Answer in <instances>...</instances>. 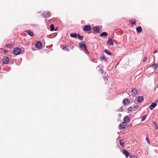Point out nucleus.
Here are the masks:
<instances>
[{
  "label": "nucleus",
  "mask_w": 158,
  "mask_h": 158,
  "mask_svg": "<svg viewBox=\"0 0 158 158\" xmlns=\"http://www.w3.org/2000/svg\"><path fill=\"white\" fill-rule=\"evenodd\" d=\"M21 50L19 48H14L13 50V52L15 55H18L20 53Z\"/></svg>",
  "instance_id": "obj_1"
},
{
  "label": "nucleus",
  "mask_w": 158,
  "mask_h": 158,
  "mask_svg": "<svg viewBox=\"0 0 158 158\" xmlns=\"http://www.w3.org/2000/svg\"><path fill=\"white\" fill-rule=\"evenodd\" d=\"M127 125V123H126L122 122L121 123L119 126V129H123L125 128L126 125Z\"/></svg>",
  "instance_id": "obj_2"
},
{
  "label": "nucleus",
  "mask_w": 158,
  "mask_h": 158,
  "mask_svg": "<svg viewBox=\"0 0 158 158\" xmlns=\"http://www.w3.org/2000/svg\"><path fill=\"white\" fill-rule=\"evenodd\" d=\"M91 28L89 25H86L83 27V30L85 31H91Z\"/></svg>",
  "instance_id": "obj_3"
},
{
  "label": "nucleus",
  "mask_w": 158,
  "mask_h": 158,
  "mask_svg": "<svg viewBox=\"0 0 158 158\" xmlns=\"http://www.w3.org/2000/svg\"><path fill=\"white\" fill-rule=\"evenodd\" d=\"M2 61L4 64H8L9 61V59L7 57H4L2 59Z\"/></svg>",
  "instance_id": "obj_4"
},
{
  "label": "nucleus",
  "mask_w": 158,
  "mask_h": 158,
  "mask_svg": "<svg viewBox=\"0 0 158 158\" xmlns=\"http://www.w3.org/2000/svg\"><path fill=\"white\" fill-rule=\"evenodd\" d=\"M43 16L44 18H48L50 16V13L49 12H44L43 13Z\"/></svg>",
  "instance_id": "obj_5"
},
{
  "label": "nucleus",
  "mask_w": 158,
  "mask_h": 158,
  "mask_svg": "<svg viewBox=\"0 0 158 158\" xmlns=\"http://www.w3.org/2000/svg\"><path fill=\"white\" fill-rule=\"evenodd\" d=\"M122 152L123 154L127 158L130 155V153L125 149L123 150Z\"/></svg>",
  "instance_id": "obj_6"
},
{
  "label": "nucleus",
  "mask_w": 158,
  "mask_h": 158,
  "mask_svg": "<svg viewBox=\"0 0 158 158\" xmlns=\"http://www.w3.org/2000/svg\"><path fill=\"white\" fill-rule=\"evenodd\" d=\"M130 120V117L128 116H126L124 118L123 122L126 123H127L129 122Z\"/></svg>",
  "instance_id": "obj_7"
},
{
  "label": "nucleus",
  "mask_w": 158,
  "mask_h": 158,
  "mask_svg": "<svg viewBox=\"0 0 158 158\" xmlns=\"http://www.w3.org/2000/svg\"><path fill=\"white\" fill-rule=\"evenodd\" d=\"M35 47L36 48L40 49L42 48V44L40 42H37L35 44Z\"/></svg>",
  "instance_id": "obj_8"
},
{
  "label": "nucleus",
  "mask_w": 158,
  "mask_h": 158,
  "mask_svg": "<svg viewBox=\"0 0 158 158\" xmlns=\"http://www.w3.org/2000/svg\"><path fill=\"white\" fill-rule=\"evenodd\" d=\"M156 106L157 104L155 102H153L149 106V107L151 110H152Z\"/></svg>",
  "instance_id": "obj_9"
},
{
  "label": "nucleus",
  "mask_w": 158,
  "mask_h": 158,
  "mask_svg": "<svg viewBox=\"0 0 158 158\" xmlns=\"http://www.w3.org/2000/svg\"><path fill=\"white\" fill-rule=\"evenodd\" d=\"M107 43V44L110 46L113 45L114 44L113 40L112 39L110 38L109 39Z\"/></svg>",
  "instance_id": "obj_10"
},
{
  "label": "nucleus",
  "mask_w": 158,
  "mask_h": 158,
  "mask_svg": "<svg viewBox=\"0 0 158 158\" xmlns=\"http://www.w3.org/2000/svg\"><path fill=\"white\" fill-rule=\"evenodd\" d=\"M131 93L132 95H135L137 94V90L136 89L134 88L131 91Z\"/></svg>",
  "instance_id": "obj_11"
},
{
  "label": "nucleus",
  "mask_w": 158,
  "mask_h": 158,
  "mask_svg": "<svg viewBox=\"0 0 158 158\" xmlns=\"http://www.w3.org/2000/svg\"><path fill=\"white\" fill-rule=\"evenodd\" d=\"M130 102V100L127 99H124L123 101V103L124 105H127Z\"/></svg>",
  "instance_id": "obj_12"
},
{
  "label": "nucleus",
  "mask_w": 158,
  "mask_h": 158,
  "mask_svg": "<svg viewBox=\"0 0 158 158\" xmlns=\"http://www.w3.org/2000/svg\"><path fill=\"white\" fill-rule=\"evenodd\" d=\"M144 99V98L143 96H139L137 99V101L139 102H142Z\"/></svg>",
  "instance_id": "obj_13"
},
{
  "label": "nucleus",
  "mask_w": 158,
  "mask_h": 158,
  "mask_svg": "<svg viewBox=\"0 0 158 158\" xmlns=\"http://www.w3.org/2000/svg\"><path fill=\"white\" fill-rule=\"evenodd\" d=\"M136 30L138 33H141L142 30L141 27L139 26L136 27Z\"/></svg>",
  "instance_id": "obj_14"
},
{
  "label": "nucleus",
  "mask_w": 158,
  "mask_h": 158,
  "mask_svg": "<svg viewBox=\"0 0 158 158\" xmlns=\"http://www.w3.org/2000/svg\"><path fill=\"white\" fill-rule=\"evenodd\" d=\"M158 66V64L154 63L151 66V67H152L153 69H154V70H155L157 68Z\"/></svg>",
  "instance_id": "obj_15"
},
{
  "label": "nucleus",
  "mask_w": 158,
  "mask_h": 158,
  "mask_svg": "<svg viewBox=\"0 0 158 158\" xmlns=\"http://www.w3.org/2000/svg\"><path fill=\"white\" fill-rule=\"evenodd\" d=\"M129 22H130L131 24H132V25H133V24H136L135 20V19H131L130 20H129Z\"/></svg>",
  "instance_id": "obj_16"
},
{
  "label": "nucleus",
  "mask_w": 158,
  "mask_h": 158,
  "mask_svg": "<svg viewBox=\"0 0 158 158\" xmlns=\"http://www.w3.org/2000/svg\"><path fill=\"white\" fill-rule=\"evenodd\" d=\"M80 46L81 48H85V44L84 42L82 41L81 42L80 44Z\"/></svg>",
  "instance_id": "obj_17"
},
{
  "label": "nucleus",
  "mask_w": 158,
  "mask_h": 158,
  "mask_svg": "<svg viewBox=\"0 0 158 158\" xmlns=\"http://www.w3.org/2000/svg\"><path fill=\"white\" fill-rule=\"evenodd\" d=\"M26 32L30 36H34V34L30 30H27Z\"/></svg>",
  "instance_id": "obj_18"
},
{
  "label": "nucleus",
  "mask_w": 158,
  "mask_h": 158,
  "mask_svg": "<svg viewBox=\"0 0 158 158\" xmlns=\"http://www.w3.org/2000/svg\"><path fill=\"white\" fill-rule=\"evenodd\" d=\"M62 49L64 51H68V52L69 51V49L67 48L66 46H63Z\"/></svg>",
  "instance_id": "obj_19"
},
{
  "label": "nucleus",
  "mask_w": 158,
  "mask_h": 158,
  "mask_svg": "<svg viewBox=\"0 0 158 158\" xmlns=\"http://www.w3.org/2000/svg\"><path fill=\"white\" fill-rule=\"evenodd\" d=\"M108 35V33L105 32H103L101 33L100 35V37H102L103 36H106Z\"/></svg>",
  "instance_id": "obj_20"
},
{
  "label": "nucleus",
  "mask_w": 158,
  "mask_h": 158,
  "mask_svg": "<svg viewBox=\"0 0 158 158\" xmlns=\"http://www.w3.org/2000/svg\"><path fill=\"white\" fill-rule=\"evenodd\" d=\"M93 30L95 31L98 32L100 31V29L99 27H94L93 28Z\"/></svg>",
  "instance_id": "obj_21"
},
{
  "label": "nucleus",
  "mask_w": 158,
  "mask_h": 158,
  "mask_svg": "<svg viewBox=\"0 0 158 158\" xmlns=\"http://www.w3.org/2000/svg\"><path fill=\"white\" fill-rule=\"evenodd\" d=\"M77 35V33H71L70 34V36L71 37L76 38Z\"/></svg>",
  "instance_id": "obj_22"
},
{
  "label": "nucleus",
  "mask_w": 158,
  "mask_h": 158,
  "mask_svg": "<svg viewBox=\"0 0 158 158\" xmlns=\"http://www.w3.org/2000/svg\"><path fill=\"white\" fill-rule=\"evenodd\" d=\"M104 52L105 53H106L107 54H108V55H111V52H110L109 51L107 50L106 49H105L104 51Z\"/></svg>",
  "instance_id": "obj_23"
},
{
  "label": "nucleus",
  "mask_w": 158,
  "mask_h": 158,
  "mask_svg": "<svg viewBox=\"0 0 158 158\" xmlns=\"http://www.w3.org/2000/svg\"><path fill=\"white\" fill-rule=\"evenodd\" d=\"M50 27L51 28L50 30L51 31H52L54 30V25L52 24L50 26Z\"/></svg>",
  "instance_id": "obj_24"
},
{
  "label": "nucleus",
  "mask_w": 158,
  "mask_h": 158,
  "mask_svg": "<svg viewBox=\"0 0 158 158\" xmlns=\"http://www.w3.org/2000/svg\"><path fill=\"white\" fill-rule=\"evenodd\" d=\"M77 35L78 38L80 40H83V35Z\"/></svg>",
  "instance_id": "obj_25"
},
{
  "label": "nucleus",
  "mask_w": 158,
  "mask_h": 158,
  "mask_svg": "<svg viewBox=\"0 0 158 158\" xmlns=\"http://www.w3.org/2000/svg\"><path fill=\"white\" fill-rule=\"evenodd\" d=\"M119 143L122 146V147H124V143L123 141V140H120L119 142Z\"/></svg>",
  "instance_id": "obj_26"
},
{
  "label": "nucleus",
  "mask_w": 158,
  "mask_h": 158,
  "mask_svg": "<svg viewBox=\"0 0 158 158\" xmlns=\"http://www.w3.org/2000/svg\"><path fill=\"white\" fill-rule=\"evenodd\" d=\"M6 47L8 48H11L12 47V44H7L6 46Z\"/></svg>",
  "instance_id": "obj_27"
},
{
  "label": "nucleus",
  "mask_w": 158,
  "mask_h": 158,
  "mask_svg": "<svg viewBox=\"0 0 158 158\" xmlns=\"http://www.w3.org/2000/svg\"><path fill=\"white\" fill-rule=\"evenodd\" d=\"M146 118V116H145V115L143 116L141 118L142 121H144L145 119Z\"/></svg>",
  "instance_id": "obj_28"
},
{
  "label": "nucleus",
  "mask_w": 158,
  "mask_h": 158,
  "mask_svg": "<svg viewBox=\"0 0 158 158\" xmlns=\"http://www.w3.org/2000/svg\"><path fill=\"white\" fill-rule=\"evenodd\" d=\"M84 50L85 51V53L86 54H87L88 53H89V52H88V50H87V49H86V47H85V48H84Z\"/></svg>",
  "instance_id": "obj_29"
},
{
  "label": "nucleus",
  "mask_w": 158,
  "mask_h": 158,
  "mask_svg": "<svg viewBox=\"0 0 158 158\" xmlns=\"http://www.w3.org/2000/svg\"><path fill=\"white\" fill-rule=\"evenodd\" d=\"M132 109V106H130L129 107L128 109V110L129 111H131Z\"/></svg>",
  "instance_id": "obj_30"
},
{
  "label": "nucleus",
  "mask_w": 158,
  "mask_h": 158,
  "mask_svg": "<svg viewBox=\"0 0 158 158\" xmlns=\"http://www.w3.org/2000/svg\"><path fill=\"white\" fill-rule=\"evenodd\" d=\"M154 124L155 125V127L156 128V130H157L158 129V125H157L154 122H153Z\"/></svg>",
  "instance_id": "obj_31"
},
{
  "label": "nucleus",
  "mask_w": 158,
  "mask_h": 158,
  "mask_svg": "<svg viewBox=\"0 0 158 158\" xmlns=\"http://www.w3.org/2000/svg\"><path fill=\"white\" fill-rule=\"evenodd\" d=\"M146 139V141H147L148 143L149 144H150V141H149V139H148V138H147Z\"/></svg>",
  "instance_id": "obj_32"
},
{
  "label": "nucleus",
  "mask_w": 158,
  "mask_h": 158,
  "mask_svg": "<svg viewBox=\"0 0 158 158\" xmlns=\"http://www.w3.org/2000/svg\"><path fill=\"white\" fill-rule=\"evenodd\" d=\"M130 158H137V157L133 155H131L130 156Z\"/></svg>",
  "instance_id": "obj_33"
},
{
  "label": "nucleus",
  "mask_w": 158,
  "mask_h": 158,
  "mask_svg": "<svg viewBox=\"0 0 158 158\" xmlns=\"http://www.w3.org/2000/svg\"><path fill=\"white\" fill-rule=\"evenodd\" d=\"M102 59L104 60L105 61H107V58L104 56H103Z\"/></svg>",
  "instance_id": "obj_34"
},
{
  "label": "nucleus",
  "mask_w": 158,
  "mask_h": 158,
  "mask_svg": "<svg viewBox=\"0 0 158 158\" xmlns=\"http://www.w3.org/2000/svg\"><path fill=\"white\" fill-rule=\"evenodd\" d=\"M147 57L146 56L143 59V62H145V61H146L147 60Z\"/></svg>",
  "instance_id": "obj_35"
},
{
  "label": "nucleus",
  "mask_w": 158,
  "mask_h": 158,
  "mask_svg": "<svg viewBox=\"0 0 158 158\" xmlns=\"http://www.w3.org/2000/svg\"><path fill=\"white\" fill-rule=\"evenodd\" d=\"M99 71H100V73L102 74L103 72V70L102 69H100Z\"/></svg>",
  "instance_id": "obj_36"
},
{
  "label": "nucleus",
  "mask_w": 158,
  "mask_h": 158,
  "mask_svg": "<svg viewBox=\"0 0 158 158\" xmlns=\"http://www.w3.org/2000/svg\"><path fill=\"white\" fill-rule=\"evenodd\" d=\"M122 110H123V109H122V107H120V108L119 109V110H118V111H122Z\"/></svg>",
  "instance_id": "obj_37"
},
{
  "label": "nucleus",
  "mask_w": 158,
  "mask_h": 158,
  "mask_svg": "<svg viewBox=\"0 0 158 158\" xmlns=\"http://www.w3.org/2000/svg\"><path fill=\"white\" fill-rule=\"evenodd\" d=\"M4 51V52L5 53H8V50H3Z\"/></svg>",
  "instance_id": "obj_38"
},
{
  "label": "nucleus",
  "mask_w": 158,
  "mask_h": 158,
  "mask_svg": "<svg viewBox=\"0 0 158 158\" xmlns=\"http://www.w3.org/2000/svg\"><path fill=\"white\" fill-rule=\"evenodd\" d=\"M157 52V51L156 50H155L154 52H153V53H155L156 52Z\"/></svg>",
  "instance_id": "obj_39"
},
{
  "label": "nucleus",
  "mask_w": 158,
  "mask_h": 158,
  "mask_svg": "<svg viewBox=\"0 0 158 158\" xmlns=\"http://www.w3.org/2000/svg\"><path fill=\"white\" fill-rule=\"evenodd\" d=\"M106 77H103V79H104V80H106Z\"/></svg>",
  "instance_id": "obj_40"
},
{
  "label": "nucleus",
  "mask_w": 158,
  "mask_h": 158,
  "mask_svg": "<svg viewBox=\"0 0 158 158\" xmlns=\"http://www.w3.org/2000/svg\"><path fill=\"white\" fill-rule=\"evenodd\" d=\"M107 81H108V79H106V82H107Z\"/></svg>",
  "instance_id": "obj_41"
}]
</instances>
